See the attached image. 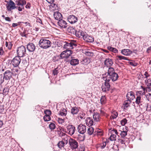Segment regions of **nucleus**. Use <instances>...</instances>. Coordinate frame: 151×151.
<instances>
[{"instance_id":"obj_1","label":"nucleus","mask_w":151,"mask_h":151,"mask_svg":"<svg viewBox=\"0 0 151 151\" xmlns=\"http://www.w3.org/2000/svg\"><path fill=\"white\" fill-rule=\"evenodd\" d=\"M39 45L40 47L43 49L50 47L51 46V42L46 39V38L42 37L40 40Z\"/></svg>"},{"instance_id":"obj_2","label":"nucleus","mask_w":151,"mask_h":151,"mask_svg":"<svg viewBox=\"0 0 151 151\" xmlns=\"http://www.w3.org/2000/svg\"><path fill=\"white\" fill-rule=\"evenodd\" d=\"M118 77L119 76L118 74L115 72L109 75H106V74H105L103 78L104 80L105 81L109 82L111 80L113 81H116L117 80Z\"/></svg>"},{"instance_id":"obj_3","label":"nucleus","mask_w":151,"mask_h":151,"mask_svg":"<svg viewBox=\"0 0 151 151\" xmlns=\"http://www.w3.org/2000/svg\"><path fill=\"white\" fill-rule=\"evenodd\" d=\"M68 31L71 35H75L77 37L81 38H83L84 37V36H81L80 35V33L82 31V30L80 29L76 30L75 29L71 27L68 28Z\"/></svg>"},{"instance_id":"obj_4","label":"nucleus","mask_w":151,"mask_h":151,"mask_svg":"<svg viewBox=\"0 0 151 151\" xmlns=\"http://www.w3.org/2000/svg\"><path fill=\"white\" fill-rule=\"evenodd\" d=\"M5 2L7 3L6 6L8 11H11L17 7H16L15 3L12 0H10L8 2L7 1H5Z\"/></svg>"},{"instance_id":"obj_5","label":"nucleus","mask_w":151,"mask_h":151,"mask_svg":"<svg viewBox=\"0 0 151 151\" xmlns=\"http://www.w3.org/2000/svg\"><path fill=\"white\" fill-rule=\"evenodd\" d=\"M26 48L24 46L22 45L18 47L17 50L18 56L20 57L24 56L26 54Z\"/></svg>"},{"instance_id":"obj_6","label":"nucleus","mask_w":151,"mask_h":151,"mask_svg":"<svg viewBox=\"0 0 151 151\" xmlns=\"http://www.w3.org/2000/svg\"><path fill=\"white\" fill-rule=\"evenodd\" d=\"M70 148L72 150L77 148L78 146V143L76 140L70 138L68 140Z\"/></svg>"},{"instance_id":"obj_7","label":"nucleus","mask_w":151,"mask_h":151,"mask_svg":"<svg viewBox=\"0 0 151 151\" xmlns=\"http://www.w3.org/2000/svg\"><path fill=\"white\" fill-rule=\"evenodd\" d=\"M72 54V51L69 50H67L63 51L60 55L61 58H68Z\"/></svg>"},{"instance_id":"obj_8","label":"nucleus","mask_w":151,"mask_h":151,"mask_svg":"<svg viewBox=\"0 0 151 151\" xmlns=\"http://www.w3.org/2000/svg\"><path fill=\"white\" fill-rule=\"evenodd\" d=\"M67 133L72 136L74 134L76 131V128L73 125H68L66 127Z\"/></svg>"},{"instance_id":"obj_9","label":"nucleus","mask_w":151,"mask_h":151,"mask_svg":"<svg viewBox=\"0 0 151 151\" xmlns=\"http://www.w3.org/2000/svg\"><path fill=\"white\" fill-rule=\"evenodd\" d=\"M20 57L18 56H15L12 60V64L14 67H17L20 64L21 62Z\"/></svg>"},{"instance_id":"obj_10","label":"nucleus","mask_w":151,"mask_h":151,"mask_svg":"<svg viewBox=\"0 0 151 151\" xmlns=\"http://www.w3.org/2000/svg\"><path fill=\"white\" fill-rule=\"evenodd\" d=\"M77 46L76 44L73 42H66L64 45L63 47L66 49H73Z\"/></svg>"},{"instance_id":"obj_11","label":"nucleus","mask_w":151,"mask_h":151,"mask_svg":"<svg viewBox=\"0 0 151 151\" xmlns=\"http://www.w3.org/2000/svg\"><path fill=\"white\" fill-rule=\"evenodd\" d=\"M77 129L79 133L81 134H83L86 131V126L83 124H80L78 126Z\"/></svg>"},{"instance_id":"obj_12","label":"nucleus","mask_w":151,"mask_h":151,"mask_svg":"<svg viewBox=\"0 0 151 151\" xmlns=\"http://www.w3.org/2000/svg\"><path fill=\"white\" fill-rule=\"evenodd\" d=\"M126 97L127 99L132 101L135 98L134 93L132 91L128 92L126 95Z\"/></svg>"},{"instance_id":"obj_13","label":"nucleus","mask_w":151,"mask_h":151,"mask_svg":"<svg viewBox=\"0 0 151 151\" xmlns=\"http://www.w3.org/2000/svg\"><path fill=\"white\" fill-rule=\"evenodd\" d=\"M101 88L103 92H106L110 90V85L106 81L102 84Z\"/></svg>"},{"instance_id":"obj_14","label":"nucleus","mask_w":151,"mask_h":151,"mask_svg":"<svg viewBox=\"0 0 151 151\" xmlns=\"http://www.w3.org/2000/svg\"><path fill=\"white\" fill-rule=\"evenodd\" d=\"M13 75L12 71L9 70H6L4 73V77L6 80H9L12 78Z\"/></svg>"},{"instance_id":"obj_15","label":"nucleus","mask_w":151,"mask_h":151,"mask_svg":"<svg viewBox=\"0 0 151 151\" xmlns=\"http://www.w3.org/2000/svg\"><path fill=\"white\" fill-rule=\"evenodd\" d=\"M111 134L109 138L110 140L111 141L115 140L116 136L114 134L117 135L118 134V132L116 129H113V130L111 131Z\"/></svg>"},{"instance_id":"obj_16","label":"nucleus","mask_w":151,"mask_h":151,"mask_svg":"<svg viewBox=\"0 0 151 151\" xmlns=\"http://www.w3.org/2000/svg\"><path fill=\"white\" fill-rule=\"evenodd\" d=\"M68 19L69 22L71 24L75 23L78 20L77 17L73 15L69 16Z\"/></svg>"},{"instance_id":"obj_17","label":"nucleus","mask_w":151,"mask_h":151,"mask_svg":"<svg viewBox=\"0 0 151 151\" xmlns=\"http://www.w3.org/2000/svg\"><path fill=\"white\" fill-rule=\"evenodd\" d=\"M27 48L29 52H33L35 49V46L34 44L31 43L27 45Z\"/></svg>"},{"instance_id":"obj_18","label":"nucleus","mask_w":151,"mask_h":151,"mask_svg":"<svg viewBox=\"0 0 151 151\" xmlns=\"http://www.w3.org/2000/svg\"><path fill=\"white\" fill-rule=\"evenodd\" d=\"M83 39L86 41L90 42H92L94 41V38L92 36L88 35L87 34L84 36Z\"/></svg>"},{"instance_id":"obj_19","label":"nucleus","mask_w":151,"mask_h":151,"mask_svg":"<svg viewBox=\"0 0 151 151\" xmlns=\"http://www.w3.org/2000/svg\"><path fill=\"white\" fill-rule=\"evenodd\" d=\"M58 23V25L62 28H65L67 27V24L66 22L62 19L59 20Z\"/></svg>"},{"instance_id":"obj_20","label":"nucleus","mask_w":151,"mask_h":151,"mask_svg":"<svg viewBox=\"0 0 151 151\" xmlns=\"http://www.w3.org/2000/svg\"><path fill=\"white\" fill-rule=\"evenodd\" d=\"M121 53L125 56H129L132 53V51L128 49H124L122 50Z\"/></svg>"},{"instance_id":"obj_21","label":"nucleus","mask_w":151,"mask_h":151,"mask_svg":"<svg viewBox=\"0 0 151 151\" xmlns=\"http://www.w3.org/2000/svg\"><path fill=\"white\" fill-rule=\"evenodd\" d=\"M94 122L91 118L88 117L86 120V124L89 127L93 125V123Z\"/></svg>"},{"instance_id":"obj_22","label":"nucleus","mask_w":151,"mask_h":151,"mask_svg":"<svg viewBox=\"0 0 151 151\" xmlns=\"http://www.w3.org/2000/svg\"><path fill=\"white\" fill-rule=\"evenodd\" d=\"M93 118L94 122H99L101 119L100 115L98 113H96L94 114L93 115Z\"/></svg>"},{"instance_id":"obj_23","label":"nucleus","mask_w":151,"mask_h":151,"mask_svg":"<svg viewBox=\"0 0 151 151\" xmlns=\"http://www.w3.org/2000/svg\"><path fill=\"white\" fill-rule=\"evenodd\" d=\"M54 16L56 20H59L62 19V15L58 12H55L54 14Z\"/></svg>"},{"instance_id":"obj_24","label":"nucleus","mask_w":151,"mask_h":151,"mask_svg":"<svg viewBox=\"0 0 151 151\" xmlns=\"http://www.w3.org/2000/svg\"><path fill=\"white\" fill-rule=\"evenodd\" d=\"M79 111V108L76 106L72 107L71 110V113L73 115L77 114Z\"/></svg>"},{"instance_id":"obj_25","label":"nucleus","mask_w":151,"mask_h":151,"mask_svg":"<svg viewBox=\"0 0 151 151\" xmlns=\"http://www.w3.org/2000/svg\"><path fill=\"white\" fill-rule=\"evenodd\" d=\"M104 64L107 66L110 67L113 64V62L111 59L107 58L105 60Z\"/></svg>"},{"instance_id":"obj_26","label":"nucleus","mask_w":151,"mask_h":151,"mask_svg":"<svg viewBox=\"0 0 151 151\" xmlns=\"http://www.w3.org/2000/svg\"><path fill=\"white\" fill-rule=\"evenodd\" d=\"M15 3L18 6L24 5L26 4L25 0H17Z\"/></svg>"},{"instance_id":"obj_27","label":"nucleus","mask_w":151,"mask_h":151,"mask_svg":"<svg viewBox=\"0 0 151 151\" xmlns=\"http://www.w3.org/2000/svg\"><path fill=\"white\" fill-rule=\"evenodd\" d=\"M141 88L143 89V91H145L146 93L147 92H150L151 91V85L146 87L141 86Z\"/></svg>"},{"instance_id":"obj_28","label":"nucleus","mask_w":151,"mask_h":151,"mask_svg":"<svg viewBox=\"0 0 151 151\" xmlns=\"http://www.w3.org/2000/svg\"><path fill=\"white\" fill-rule=\"evenodd\" d=\"M142 102L141 99V96H137L136 98V101L135 102L137 105H139Z\"/></svg>"},{"instance_id":"obj_29","label":"nucleus","mask_w":151,"mask_h":151,"mask_svg":"<svg viewBox=\"0 0 151 151\" xmlns=\"http://www.w3.org/2000/svg\"><path fill=\"white\" fill-rule=\"evenodd\" d=\"M118 114L116 111H113L112 112L111 115L110 117L111 119H116L118 116Z\"/></svg>"},{"instance_id":"obj_30","label":"nucleus","mask_w":151,"mask_h":151,"mask_svg":"<svg viewBox=\"0 0 151 151\" xmlns=\"http://www.w3.org/2000/svg\"><path fill=\"white\" fill-rule=\"evenodd\" d=\"M70 64L73 65H76L79 63V60L77 59H72L70 61Z\"/></svg>"},{"instance_id":"obj_31","label":"nucleus","mask_w":151,"mask_h":151,"mask_svg":"<svg viewBox=\"0 0 151 151\" xmlns=\"http://www.w3.org/2000/svg\"><path fill=\"white\" fill-rule=\"evenodd\" d=\"M94 134L97 135V136H101L103 135V133L101 130L100 129H96L94 132Z\"/></svg>"},{"instance_id":"obj_32","label":"nucleus","mask_w":151,"mask_h":151,"mask_svg":"<svg viewBox=\"0 0 151 151\" xmlns=\"http://www.w3.org/2000/svg\"><path fill=\"white\" fill-rule=\"evenodd\" d=\"M67 114V110L65 109H61L60 111L59 114L62 116H65Z\"/></svg>"},{"instance_id":"obj_33","label":"nucleus","mask_w":151,"mask_h":151,"mask_svg":"<svg viewBox=\"0 0 151 151\" xmlns=\"http://www.w3.org/2000/svg\"><path fill=\"white\" fill-rule=\"evenodd\" d=\"M115 73L114 69L113 68H109L108 70L107 74L106 75H109Z\"/></svg>"},{"instance_id":"obj_34","label":"nucleus","mask_w":151,"mask_h":151,"mask_svg":"<svg viewBox=\"0 0 151 151\" xmlns=\"http://www.w3.org/2000/svg\"><path fill=\"white\" fill-rule=\"evenodd\" d=\"M78 118L79 119L80 118L81 119H84L85 118V114L83 112L80 113L78 116Z\"/></svg>"},{"instance_id":"obj_35","label":"nucleus","mask_w":151,"mask_h":151,"mask_svg":"<svg viewBox=\"0 0 151 151\" xmlns=\"http://www.w3.org/2000/svg\"><path fill=\"white\" fill-rule=\"evenodd\" d=\"M145 84L146 86L151 85V79H147L145 81Z\"/></svg>"},{"instance_id":"obj_36","label":"nucleus","mask_w":151,"mask_h":151,"mask_svg":"<svg viewBox=\"0 0 151 151\" xmlns=\"http://www.w3.org/2000/svg\"><path fill=\"white\" fill-rule=\"evenodd\" d=\"M119 132H121L120 134L121 137L122 138H124L127 134V131L124 130L121 131L119 130Z\"/></svg>"},{"instance_id":"obj_37","label":"nucleus","mask_w":151,"mask_h":151,"mask_svg":"<svg viewBox=\"0 0 151 151\" xmlns=\"http://www.w3.org/2000/svg\"><path fill=\"white\" fill-rule=\"evenodd\" d=\"M131 101H130L128 99H127L124 102V107H128L129 106V104L131 103Z\"/></svg>"},{"instance_id":"obj_38","label":"nucleus","mask_w":151,"mask_h":151,"mask_svg":"<svg viewBox=\"0 0 151 151\" xmlns=\"http://www.w3.org/2000/svg\"><path fill=\"white\" fill-rule=\"evenodd\" d=\"M94 132V129L93 127H89L87 129V132L89 135H91Z\"/></svg>"},{"instance_id":"obj_39","label":"nucleus","mask_w":151,"mask_h":151,"mask_svg":"<svg viewBox=\"0 0 151 151\" xmlns=\"http://www.w3.org/2000/svg\"><path fill=\"white\" fill-rule=\"evenodd\" d=\"M116 58L117 60H128V58L127 57H126L122 55H117L116 56Z\"/></svg>"},{"instance_id":"obj_40","label":"nucleus","mask_w":151,"mask_h":151,"mask_svg":"<svg viewBox=\"0 0 151 151\" xmlns=\"http://www.w3.org/2000/svg\"><path fill=\"white\" fill-rule=\"evenodd\" d=\"M64 145L63 140L60 141L58 144V146L60 148H61L62 147H63L64 146Z\"/></svg>"},{"instance_id":"obj_41","label":"nucleus","mask_w":151,"mask_h":151,"mask_svg":"<svg viewBox=\"0 0 151 151\" xmlns=\"http://www.w3.org/2000/svg\"><path fill=\"white\" fill-rule=\"evenodd\" d=\"M6 46L7 48L9 49L10 50L12 47V45L11 42H6Z\"/></svg>"},{"instance_id":"obj_42","label":"nucleus","mask_w":151,"mask_h":151,"mask_svg":"<svg viewBox=\"0 0 151 151\" xmlns=\"http://www.w3.org/2000/svg\"><path fill=\"white\" fill-rule=\"evenodd\" d=\"M106 99L105 96H102L100 99V101L102 104H104L106 103Z\"/></svg>"},{"instance_id":"obj_43","label":"nucleus","mask_w":151,"mask_h":151,"mask_svg":"<svg viewBox=\"0 0 151 151\" xmlns=\"http://www.w3.org/2000/svg\"><path fill=\"white\" fill-rule=\"evenodd\" d=\"M43 119L45 121H48L50 120L51 118L50 116L45 115L43 117Z\"/></svg>"},{"instance_id":"obj_44","label":"nucleus","mask_w":151,"mask_h":151,"mask_svg":"<svg viewBox=\"0 0 151 151\" xmlns=\"http://www.w3.org/2000/svg\"><path fill=\"white\" fill-rule=\"evenodd\" d=\"M49 127L50 129L53 130L55 129L56 126L54 123H51L49 125Z\"/></svg>"},{"instance_id":"obj_45","label":"nucleus","mask_w":151,"mask_h":151,"mask_svg":"<svg viewBox=\"0 0 151 151\" xmlns=\"http://www.w3.org/2000/svg\"><path fill=\"white\" fill-rule=\"evenodd\" d=\"M8 92L9 89L7 87H5L3 90V94L6 96L8 94Z\"/></svg>"},{"instance_id":"obj_46","label":"nucleus","mask_w":151,"mask_h":151,"mask_svg":"<svg viewBox=\"0 0 151 151\" xmlns=\"http://www.w3.org/2000/svg\"><path fill=\"white\" fill-rule=\"evenodd\" d=\"M46 1L48 3L51 4V6L53 7H55V6L56 4L53 3L54 0H46Z\"/></svg>"},{"instance_id":"obj_47","label":"nucleus","mask_w":151,"mask_h":151,"mask_svg":"<svg viewBox=\"0 0 151 151\" xmlns=\"http://www.w3.org/2000/svg\"><path fill=\"white\" fill-rule=\"evenodd\" d=\"M145 97L147 100L149 101H151V94L148 93L145 95Z\"/></svg>"},{"instance_id":"obj_48","label":"nucleus","mask_w":151,"mask_h":151,"mask_svg":"<svg viewBox=\"0 0 151 151\" xmlns=\"http://www.w3.org/2000/svg\"><path fill=\"white\" fill-rule=\"evenodd\" d=\"M108 48L109 50L114 52H116L117 51V50L115 48L111 47H108Z\"/></svg>"},{"instance_id":"obj_49","label":"nucleus","mask_w":151,"mask_h":151,"mask_svg":"<svg viewBox=\"0 0 151 151\" xmlns=\"http://www.w3.org/2000/svg\"><path fill=\"white\" fill-rule=\"evenodd\" d=\"M127 120L126 118H124L121 121V123L122 126H124L127 123Z\"/></svg>"},{"instance_id":"obj_50","label":"nucleus","mask_w":151,"mask_h":151,"mask_svg":"<svg viewBox=\"0 0 151 151\" xmlns=\"http://www.w3.org/2000/svg\"><path fill=\"white\" fill-rule=\"evenodd\" d=\"M53 74L54 76L56 75H57L58 73V68H56L53 70Z\"/></svg>"},{"instance_id":"obj_51","label":"nucleus","mask_w":151,"mask_h":151,"mask_svg":"<svg viewBox=\"0 0 151 151\" xmlns=\"http://www.w3.org/2000/svg\"><path fill=\"white\" fill-rule=\"evenodd\" d=\"M44 113L45 115L50 116L51 114V112L49 110H45L44 111Z\"/></svg>"},{"instance_id":"obj_52","label":"nucleus","mask_w":151,"mask_h":151,"mask_svg":"<svg viewBox=\"0 0 151 151\" xmlns=\"http://www.w3.org/2000/svg\"><path fill=\"white\" fill-rule=\"evenodd\" d=\"M2 17H3L6 21L10 22L11 20L10 18L8 17H5L4 15H3L2 16Z\"/></svg>"},{"instance_id":"obj_53","label":"nucleus","mask_w":151,"mask_h":151,"mask_svg":"<svg viewBox=\"0 0 151 151\" xmlns=\"http://www.w3.org/2000/svg\"><path fill=\"white\" fill-rule=\"evenodd\" d=\"M4 78L2 75H0V84L2 83L4 81Z\"/></svg>"},{"instance_id":"obj_54","label":"nucleus","mask_w":151,"mask_h":151,"mask_svg":"<svg viewBox=\"0 0 151 151\" xmlns=\"http://www.w3.org/2000/svg\"><path fill=\"white\" fill-rule=\"evenodd\" d=\"M137 93L139 94V96H142V95H145L146 92L145 91H138Z\"/></svg>"},{"instance_id":"obj_55","label":"nucleus","mask_w":151,"mask_h":151,"mask_svg":"<svg viewBox=\"0 0 151 151\" xmlns=\"http://www.w3.org/2000/svg\"><path fill=\"white\" fill-rule=\"evenodd\" d=\"M146 110L148 111H150L151 110V105H149L148 104H146Z\"/></svg>"},{"instance_id":"obj_56","label":"nucleus","mask_w":151,"mask_h":151,"mask_svg":"<svg viewBox=\"0 0 151 151\" xmlns=\"http://www.w3.org/2000/svg\"><path fill=\"white\" fill-rule=\"evenodd\" d=\"M63 140L64 141V144L66 145L68 143V139L66 135L65 137H64L63 138Z\"/></svg>"},{"instance_id":"obj_57","label":"nucleus","mask_w":151,"mask_h":151,"mask_svg":"<svg viewBox=\"0 0 151 151\" xmlns=\"http://www.w3.org/2000/svg\"><path fill=\"white\" fill-rule=\"evenodd\" d=\"M129 63L130 65L134 66H137V63H135L133 61H130Z\"/></svg>"},{"instance_id":"obj_58","label":"nucleus","mask_w":151,"mask_h":151,"mask_svg":"<svg viewBox=\"0 0 151 151\" xmlns=\"http://www.w3.org/2000/svg\"><path fill=\"white\" fill-rule=\"evenodd\" d=\"M106 142L105 141L102 143V145H101V148L102 149L104 148L106 146Z\"/></svg>"},{"instance_id":"obj_59","label":"nucleus","mask_w":151,"mask_h":151,"mask_svg":"<svg viewBox=\"0 0 151 151\" xmlns=\"http://www.w3.org/2000/svg\"><path fill=\"white\" fill-rule=\"evenodd\" d=\"M21 6H19L18 7V10L19 11L21 12L22 11V10L23 9H24V5H20Z\"/></svg>"},{"instance_id":"obj_60","label":"nucleus","mask_w":151,"mask_h":151,"mask_svg":"<svg viewBox=\"0 0 151 151\" xmlns=\"http://www.w3.org/2000/svg\"><path fill=\"white\" fill-rule=\"evenodd\" d=\"M31 7V4L29 2H28L27 3L26 6H25V7L27 9H30V8Z\"/></svg>"},{"instance_id":"obj_61","label":"nucleus","mask_w":151,"mask_h":151,"mask_svg":"<svg viewBox=\"0 0 151 151\" xmlns=\"http://www.w3.org/2000/svg\"><path fill=\"white\" fill-rule=\"evenodd\" d=\"M58 123L59 124H62L64 122V120L63 119L59 118L58 120Z\"/></svg>"},{"instance_id":"obj_62","label":"nucleus","mask_w":151,"mask_h":151,"mask_svg":"<svg viewBox=\"0 0 151 151\" xmlns=\"http://www.w3.org/2000/svg\"><path fill=\"white\" fill-rule=\"evenodd\" d=\"M4 51L2 47L0 46V55H2L3 54Z\"/></svg>"},{"instance_id":"obj_63","label":"nucleus","mask_w":151,"mask_h":151,"mask_svg":"<svg viewBox=\"0 0 151 151\" xmlns=\"http://www.w3.org/2000/svg\"><path fill=\"white\" fill-rule=\"evenodd\" d=\"M36 22H37L39 23L42 24V21L41 19L39 18H37Z\"/></svg>"},{"instance_id":"obj_64","label":"nucleus","mask_w":151,"mask_h":151,"mask_svg":"<svg viewBox=\"0 0 151 151\" xmlns=\"http://www.w3.org/2000/svg\"><path fill=\"white\" fill-rule=\"evenodd\" d=\"M125 141L123 139H119V142L121 143V144H125Z\"/></svg>"}]
</instances>
